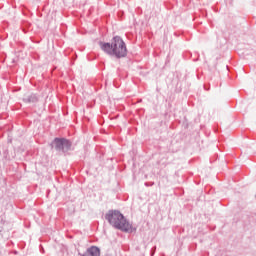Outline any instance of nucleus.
Instances as JSON below:
<instances>
[{"instance_id":"nucleus-1","label":"nucleus","mask_w":256,"mask_h":256,"mask_svg":"<svg viewBox=\"0 0 256 256\" xmlns=\"http://www.w3.org/2000/svg\"><path fill=\"white\" fill-rule=\"evenodd\" d=\"M100 48L104 53L108 55H114L115 57L121 58L127 55V46L123 39L116 36L112 39V43L100 42Z\"/></svg>"},{"instance_id":"nucleus-5","label":"nucleus","mask_w":256,"mask_h":256,"mask_svg":"<svg viewBox=\"0 0 256 256\" xmlns=\"http://www.w3.org/2000/svg\"><path fill=\"white\" fill-rule=\"evenodd\" d=\"M226 70L229 71V66H226Z\"/></svg>"},{"instance_id":"nucleus-4","label":"nucleus","mask_w":256,"mask_h":256,"mask_svg":"<svg viewBox=\"0 0 256 256\" xmlns=\"http://www.w3.org/2000/svg\"><path fill=\"white\" fill-rule=\"evenodd\" d=\"M87 254L88 256H101V252L99 250V248L92 246L91 248H89L87 250Z\"/></svg>"},{"instance_id":"nucleus-3","label":"nucleus","mask_w":256,"mask_h":256,"mask_svg":"<svg viewBox=\"0 0 256 256\" xmlns=\"http://www.w3.org/2000/svg\"><path fill=\"white\" fill-rule=\"evenodd\" d=\"M54 145L57 151H63L65 147L66 149H69V147H71V142H69V140H66V139L56 138L54 140Z\"/></svg>"},{"instance_id":"nucleus-2","label":"nucleus","mask_w":256,"mask_h":256,"mask_svg":"<svg viewBox=\"0 0 256 256\" xmlns=\"http://www.w3.org/2000/svg\"><path fill=\"white\" fill-rule=\"evenodd\" d=\"M106 219L111 225L116 227V229H120V231H125L126 233H133V231H135V227L127 222L123 214L119 211H110L106 214Z\"/></svg>"}]
</instances>
